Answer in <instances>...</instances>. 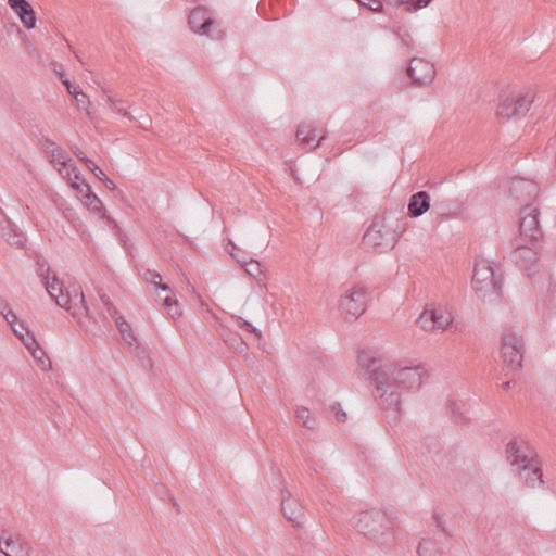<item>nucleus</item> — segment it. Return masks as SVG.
<instances>
[{"label": "nucleus", "mask_w": 556, "mask_h": 556, "mask_svg": "<svg viewBox=\"0 0 556 556\" xmlns=\"http://www.w3.org/2000/svg\"><path fill=\"white\" fill-rule=\"evenodd\" d=\"M330 408L339 422H345L348 420V414L343 410L341 404L334 403Z\"/></svg>", "instance_id": "37998d69"}, {"label": "nucleus", "mask_w": 556, "mask_h": 556, "mask_svg": "<svg viewBox=\"0 0 556 556\" xmlns=\"http://www.w3.org/2000/svg\"><path fill=\"white\" fill-rule=\"evenodd\" d=\"M75 99L77 101L79 109L84 110L90 116V112H89L90 101H89L88 97L83 92L80 96H78Z\"/></svg>", "instance_id": "a18cd8bd"}, {"label": "nucleus", "mask_w": 556, "mask_h": 556, "mask_svg": "<svg viewBox=\"0 0 556 556\" xmlns=\"http://www.w3.org/2000/svg\"><path fill=\"white\" fill-rule=\"evenodd\" d=\"M0 314L8 321V324H12V321H16V314L11 309V305L9 302L0 296Z\"/></svg>", "instance_id": "f704fd0d"}, {"label": "nucleus", "mask_w": 556, "mask_h": 556, "mask_svg": "<svg viewBox=\"0 0 556 556\" xmlns=\"http://www.w3.org/2000/svg\"><path fill=\"white\" fill-rule=\"evenodd\" d=\"M237 262L244 268L245 273L252 277H257L262 274V266L254 258H249V260L237 258Z\"/></svg>", "instance_id": "c756f323"}, {"label": "nucleus", "mask_w": 556, "mask_h": 556, "mask_svg": "<svg viewBox=\"0 0 556 556\" xmlns=\"http://www.w3.org/2000/svg\"><path fill=\"white\" fill-rule=\"evenodd\" d=\"M430 311L434 330H445L453 323L452 313L442 307H432Z\"/></svg>", "instance_id": "412c9836"}, {"label": "nucleus", "mask_w": 556, "mask_h": 556, "mask_svg": "<svg viewBox=\"0 0 556 556\" xmlns=\"http://www.w3.org/2000/svg\"><path fill=\"white\" fill-rule=\"evenodd\" d=\"M416 324L425 331H434L430 308H425L416 320Z\"/></svg>", "instance_id": "7c9ffc66"}, {"label": "nucleus", "mask_w": 556, "mask_h": 556, "mask_svg": "<svg viewBox=\"0 0 556 556\" xmlns=\"http://www.w3.org/2000/svg\"><path fill=\"white\" fill-rule=\"evenodd\" d=\"M424 445L431 454H438L441 448V443L439 438L434 435H427L424 438Z\"/></svg>", "instance_id": "e433bc0d"}, {"label": "nucleus", "mask_w": 556, "mask_h": 556, "mask_svg": "<svg viewBox=\"0 0 556 556\" xmlns=\"http://www.w3.org/2000/svg\"><path fill=\"white\" fill-rule=\"evenodd\" d=\"M9 5L11 9L17 14H22L23 11H26L31 5L26 0H9Z\"/></svg>", "instance_id": "ea45409f"}, {"label": "nucleus", "mask_w": 556, "mask_h": 556, "mask_svg": "<svg viewBox=\"0 0 556 556\" xmlns=\"http://www.w3.org/2000/svg\"><path fill=\"white\" fill-rule=\"evenodd\" d=\"M115 324H116V327H117L118 331L121 332L124 341L129 346H135L136 350H138L137 356L141 357V353L144 354V350L140 346V343H139L136 334L131 330L130 325L122 316H118L115 318Z\"/></svg>", "instance_id": "6ab92c4d"}, {"label": "nucleus", "mask_w": 556, "mask_h": 556, "mask_svg": "<svg viewBox=\"0 0 556 556\" xmlns=\"http://www.w3.org/2000/svg\"><path fill=\"white\" fill-rule=\"evenodd\" d=\"M418 556H442L437 543L431 539H422L417 548Z\"/></svg>", "instance_id": "393cba45"}, {"label": "nucleus", "mask_w": 556, "mask_h": 556, "mask_svg": "<svg viewBox=\"0 0 556 556\" xmlns=\"http://www.w3.org/2000/svg\"><path fill=\"white\" fill-rule=\"evenodd\" d=\"M143 278L147 282L154 285L157 289H161L162 291H170L172 292V289L169 288V286L167 283L162 282V276L159 273L151 270V269H147L143 273Z\"/></svg>", "instance_id": "cd10ccee"}, {"label": "nucleus", "mask_w": 556, "mask_h": 556, "mask_svg": "<svg viewBox=\"0 0 556 556\" xmlns=\"http://www.w3.org/2000/svg\"><path fill=\"white\" fill-rule=\"evenodd\" d=\"M509 195L520 202L534 200L540 191L539 185L531 179L514 177L509 181Z\"/></svg>", "instance_id": "ddd939ff"}, {"label": "nucleus", "mask_w": 556, "mask_h": 556, "mask_svg": "<svg viewBox=\"0 0 556 556\" xmlns=\"http://www.w3.org/2000/svg\"><path fill=\"white\" fill-rule=\"evenodd\" d=\"M395 520L386 511L372 508L356 517L355 528L370 540L379 541L394 529Z\"/></svg>", "instance_id": "39448f33"}, {"label": "nucleus", "mask_w": 556, "mask_h": 556, "mask_svg": "<svg viewBox=\"0 0 556 556\" xmlns=\"http://www.w3.org/2000/svg\"><path fill=\"white\" fill-rule=\"evenodd\" d=\"M2 237L10 245L17 249L23 248L26 243L25 233L10 220H7V224L2 227Z\"/></svg>", "instance_id": "a211bd4d"}, {"label": "nucleus", "mask_w": 556, "mask_h": 556, "mask_svg": "<svg viewBox=\"0 0 556 556\" xmlns=\"http://www.w3.org/2000/svg\"><path fill=\"white\" fill-rule=\"evenodd\" d=\"M448 409L451 417L455 422L462 424L468 419L467 410H463L460 405H458L456 402L451 403Z\"/></svg>", "instance_id": "473e14b6"}, {"label": "nucleus", "mask_w": 556, "mask_h": 556, "mask_svg": "<svg viewBox=\"0 0 556 556\" xmlns=\"http://www.w3.org/2000/svg\"><path fill=\"white\" fill-rule=\"evenodd\" d=\"M29 353L31 354V356L37 363V366L41 370L49 371L52 368L50 358L47 356L46 352L40 346Z\"/></svg>", "instance_id": "bb28decb"}, {"label": "nucleus", "mask_w": 556, "mask_h": 556, "mask_svg": "<svg viewBox=\"0 0 556 556\" xmlns=\"http://www.w3.org/2000/svg\"><path fill=\"white\" fill-rule=\"evenodd\" d=\"M20 339L22 340V342L24 343V345L26 346V349L29 352L39 348V343H38L37 339L30 331H28L27 334H24V338H20Z\"/></svg>", "instance_id": "79ce46f5"}, {"label": "nucleus", "mask_w": 556, "mask_h": 556, "mask_svg": "<svg viewBox=\"0 0 556 556\" xmlns=\"http://www.w3.org/2000/svg\"><path fill=\"white\" fill-rule=\"evenodd\" d=\"M367 301V288L355 285L341 295L339 309L345 320L354 321L366 311Z\"/></svg>", "instance_id": "0eeeda50"}, {"label": "nucleus", "mask_w": 556, "mask_h": 556, "mask_svg": "<svg viewBox=\"0 0 556 556\" xmlns=\"http://www.w3.org/2000/svg\"><path fill=\"white\" fill-rule=\"evenodd\" d=\"M281 510L294 527H301L304 523L305 514L302 505L287 490H281Z\"/></svg>", "instance_id": "4468645a"}, {"label": "nucleus", "mask_w": 556, "mask_h": 556, "mask_svg": "<svg viewBox=\"0 0 556 556\" xmlns=\"http://www.w3.org/2000/svg\"><path fill=\"white\" fill-rule=\"evenodd\" d=\"M84 189H86L84 198L85 204L87 205L88 210L93 214H99L100 216H103L104 206L101 200L98 198L96 193H93L90 190L89 185H84Z\"/></svg>", "instance_id": "b1692460"}, {"label": "nucleus", "mask_w": 556, "mask_h": 556, "mask_svg": "<svg viewBox=\"0 0 556 556\" xmlns=\"http://www.w3.org/2000/svg\"><path fill=\"white\" fill-rule=\"evenodd\" d=\"M507 460L528 488L544 486L542 464L523 441L514 439L506 447Z\"/></svg>", "instance_id": "7ed1b4c3"}, {"label": "nucleus", "mask_w": 556, "mask_h": 556, "mask_svg": "<svg viewBox=\"0 0 556 556\" xmlns=\"http://www.w3.org/2000/svg\"><path fill=\"white\" fill-rule=\"evenodd\" d=\"M395 3L405 4L407 12H416L428 7L432 0H394Z\"/></svg>", "instance_id": "2f4dec72"}, {"label": "nucleus", "mask_w": 556, "mask_h": 556, "mask_svg": "<svg viewBox=\"0 0 556 556\" xmlns=\"http://www.w3.org/2000/svg\"><path fill=\"white\" fill-rule=\"evenodd\" d=\"M105 102L114 112L123 115L124 117H127L129 121L135 119V117L126 111L123 100H115L111 96L105 94Z\"/></svg>", "instance_id": "c85d7f7f"}, {"label": "nucleus", "mask_w": 556, "mask_h": 556, "mask_svg": "<svg viewBox=\"0 0 556 556\" xmlns=\"http://www.w3.org/2000/svg\"><path fill=\"white\" fill-rule=\"evenodd\" d=\"M532 103V92L528 91L526 93H514L500 101L496 115L503 121H508L510 118L518 119L526 116Z\"/></svg>", "instance_id": "1a4fd4ad"}, {"label": "nucleus", "mask_w": 556, "mask_h": 556, "mask_svg": "<svg viewBox=\"0 0 556 556\" xmlns=\"http://www.w3.org/2000/svg\"><path fill=\"white\" fill-rule=\"evenodd\" d=\"M188 23L194 33L210 36L214 20L206 8L197 7L190 12Z\"/></svg>", "instance_id": "2eb2a0df"}, {"label": "nucleus", "mask_w": 556, "mask_h": 556, "mask_svg": "<svg viewBox=\"0 0 556 556\" xmlns=\"http://www.w3.org/2000/svg\"><path fill=\"white\" fill-rule=\"evenodd\" d=\"M433 518H434L437 528H439L442 531H445L443 516L438 513H434Z\"/></svg>", "instance_id": "de8ad7c7"}, {"label": "nucleus", "mask_w": 556, "mask_h": 556, "mask_svg": "<svg viewBox=\"0 0 556 556\" xmlns=\"http://www.w3.org/2000/svg\"><path fill=\"white\" fill-rule=\"evenodd\" d=\"M102 182L103 185L109 189V190H112V191H116L117 190V187L115 185V182L109 178H103L102 179Z\"/></svg>", "instance_id": "09e8293b"}, {"label": "nucleus", "mask_w": 556, "mask_h": 556, "mask_svg": "<svg viewBox=\"0 0 556 556\" xmlns=\"http://www.w3.org/2000/svg\"><path fill=\"white\" fill-rule=\"evenodd\" d=\"M170 501L173 502L174 505L176 504L175 498L173 496H170Z\"/></svg>", "instance_id": "052dcab7"}, {"label": "nucleus", "mask_w": 556, "mask_h": 556, "mask_svg": "<svg viewBox=\"0 0 556 556\" xmlns=\"http://www.w3.org/2000/svg\"><path fill=\"white\" fill-rule=\"evenodd\" d=\"M47 152L54 165H65V162H71V157L66 151L55 142H48Z\"/></svg>", "instance_id": "5701e85b"}, {"label": "nucleus", "mask_w": 556, "mask_h": 556, "mask_svg": "<svg viewBox=\"0 0 556 556\" xmlns=\"http://www.w3.org/2000/svg\"><path fill=\"white\" fill-rule=\"evenodd\" d=\"M0 552L5 556H29L27 544L5 522H0Z\"/></svg>", "instance_id": "9b49d317"}, {"label": "nucleus", "mask_w": 556, "mask_h": 556, "mask_svg": "<svg viewBox=\"0 0 556 556\" xmlns=\"http://www.w3.org/2000/svg\"><path fill=\"white\" fill-rule=\"evenodd\" d=\"M74 153L77 156V159L81 162H84L87 159L86 154L81 150L75 151Z\"/></svg>", "instance_id": "6e6d98bb"}, {"label": "nucleus", "mask_w": 556, "mask_h": 556, "mask_svg": "<svg viewBox=\"0 0 556 556\" xmlns=\"http://www.w3.org/2000/svg\"><path fill=\"white\" fill-rule=\"evenodd\" d=\"M359 5L372 11V12H382L383 4L381 0H356Z\"/></svg>", "instance_id": "58836bf2"}, {"label": "nucleus", "mask_w": 556, "mask_h": 556, "mask_svg": "<svg viewBox=\"0 0 556 556\" xmlns=\"http://www.w3.org/2000/svg\"><path fill=\"white\" fill-rule=\"evenodd\" d=\"M407 74L417 86H426L433 81L435 68L432 63L421 58H413L407 68Z\"/></svg>", "instance_id": "f8f14e48"}, {"label": "nucleus", "mask_w": 556, "mask_h": 556, "mask_svg": "<svg viewBox=\"0 0 556 556\" xmlns=\"http://www.w3.org/2000/svg\"><path fill=\"white\" fill-rule=\"evenodd\" d=\"M92 174L102 181L103 178H108L106 175L103 173V170L98 166V169L92 172Z\"/></svg>", "instance_id": "864d4df0"}, {"label": "nucleus", "mask_w": 556, "mask_h": 556, "mask_svg": "<svg viewBox=\"0 0 556 556\" xmlns=\"http://www.w3.org/2000/svg\"><path fill=\"white\" fill-rule=\"evenodd\" d=\"M513 258L516 265L529 271V275L534 273L538 253L533 248L521 244L517 245L513 252Z\"/></svg>", "instance_id": "dca6fc26"}, {"label": "nucleus", "mask_w": 556, "mask_h": 556, "mask_svg": "<svg viewBox=\"0 0 556 556\" xmlns=\"http://www.w3.org/2000/svg\"><path fill=\"white\" fill-rule=\"evenodd\" d=\"M62 83H63V85L66 87L67 91H71L72 86H73V85L71 84V81H70L68 79H64V78H62Z\"/></svg>", "instance_id": "13d9d810"}, {"label": "nucleus", "mask_w": 556, "mask_h": 556, "mask_svg": "<svg viewBox=\"0 0 556 556\" xmlns=\"http://www.w3.org/2000/svg\"><path fill=\"white\" fill-rule=\"evenodd\" d=\"M231 345L236 349H239L241 352L243 351V342L240 338H235Z\"/></svg>", "instance_id": "3c124183"}, {"label": "nucleus", "mask_w": 556, "mask_h": 556, "mask_svg": "<svg viewBox=\"0 0 556 556\" xmlns=\"http://www.w3.org/2000/svg\"><path fill=\"white\" fill-rule=\"evenodd\" d=\"M539 215L540 212L538 207L529 203H526L520 211V236L528 239L530 242L536 241L542 236Z\"/></svg>", "instance_id": "9d476101"}, {"label": "nucleus", "mask_w": 556, "mask_h": 556, "mask_svg": "<svg viewBox=\"0 0 556 556\" xmlns=\"http://www.w3.org/2000/svg\"><path fill=\"white\" fill-rule=\"evenodd\" d=\"M513 383V379H509L507 381H504L501 387L504 389V390H508L510 388V384Z\"/></svg>", "instance_id": "4d7b16f0"}, {"label": "nucleus", "mask_w": 556, "mask_h": 556, "mask_svg": "<svg viewBox=\"0 0 556 556\" xmlns=\"http://www.w3.org/2000/svg\"><path fill=\"white\" fill-rule=\"evenodd\" d=\"M502 282V275L496 273L490 261L484 258L476 261L471 283L479 299L497 300L501 295Z\"/></svg>", "instance_id": "20e7f679"}, {"label": "nucleus", "mask_w": 556, "mask_h": 556, "mask_svg": "<svg viewBox=\"0 0 556 556\" xmlns=\"http://www.w3.org/2000/svg\"><path fill=\"white\" fill-rule=\"evenodd\" d=\"M230 254H231V256H233L236 260H237V258H239V260H248V258H247V257H244V256H238L237 254H235V253L232 252V250L230 251Z\"/></svg>", "instance_id": "bf43d9fd"}, {"label": "nucleus", "mask_w": 556, "mask_h": 556, "mask_svg": "<svg viewBox=\"0 0 556 556\" xmlns=\"http://www.w3.org/2000/svg\"><path fill=\"white\" fill-rule=\"evenodd\" d=\"M502 357L504 363L505 376L518 371L522 366L525 342L520 333L508 329L502 337Z\"/></svg>", "instance_id": "423d86ee"}, {"label": "nucleus", "mask_w": 556, "mask_h": 556, "mask_svg": "<svg viewBox=\"0 0 556 556\" xmlns=\"http://www.w3.org/2000/svg\"><path fill=\"white\" fill-rule=\"evenodd\" d=\"M396 242L397 233L379 222H374L363 236L364 245L379 253L393 249Z\"/></svg>", "instance_id": "6e6552de"}, {"label": "nucleus", "mask_w": 556, "mask_h": 556, "mask_svg": "<svg viewBox=\"0 0 556 556\" xmlns=\"http://www.w3.org/2000/svg\"><path fill=\"white\" fill-rule=\"evenodd\" d=\"M397 37L401 39L404 47L409 48V43L407 40L408 35H401L400 33H396Z\"/></svg>", "instance_id": "5fc2aeb1"}, {"label": "nucleus", "mask_w": 556, "mask_h": 556, "mask_svg": "<svg viewBox=\"0 0 556 556\" xmlns=\"http://www.w3.org/2000/svg\"><path fill=\"white\" fill-rule=\"evenodd\" d=\"M238 325L240 328H244L249 332L255 334L257 338L261 337V331L257 328H255L251 323H249L242 318H239Z\"/></svg>", "instance_id": "49530a36"}, {"label": "nucleus", "mask_w": 556, "mask_h": 556, "mask_svg": "<svg viewBox=\"0 0 556 556\" xmlns=\"http://www.w3.org/2000/svg\"><path fill=\"white\" fill-rule=\"evenodd\" d=\"M100 300H101L103 306L106 308L108 314L112 318H116L117 309L111 302L110 298L106 294H102V295H100Z\"/></svg>", "instance_id": "c03bdc74"}, {"label": "nucleus", "mask_w": 556, "mask_h": 556, "mask_svg": "<svg viewBox=\"0 0 556 556\" xmlns=\"http://www.w3.org/2000/svg\"><path fill=\"white\" fill-rule=\"evenodd\" d=\"M316 129H313L308 126H300L296 130V139L305 147H309L311 149H315L318 146H320L321 141L324 140V136L319 138V140L312 144L316 138Z\"/></svg>", "instance_id": "4be33fe9"}, {"label": "nucleus", "mask_w": 556, "mask_h": 556, "mask_svg": "<svg viewBox=\"0 0 556 556\" xmlns=\"http://www.w3.org/2000/svg\"><path fill=\"white\" fill-rule=\"evenodd\" d=\"M20 339L22 340V342L24 343V345L26 346V349L29 352L39 348V343H38L37 339L30 331H28L27 334H24V338H20Z\"/></svg>", "instance_id": "a19ab883"}, {"label": "nucleus", "mask_w": 556, "mask_h": 556, "mask_svg": "<svg viewBox=\"0 0 556 556\" xmlns=\"http://www.w3.org/2000/svg\"><path fill=\"white\" fill-rule=\"evenodd\" d=\"M13 330V332L18 338H24V334H27L29 330L28 324L25 320H21L16 317V321H12V324H9Z\"/></svg>", "instance_id": "4c0bfd02"}, {"label": "nucleus", "mask_w": 556, "mask_h": 556, "mask_svg": "<svg viewBox=\"0 0 556 556\" xmlns=\"http://www.w3.org/2000/svg\"><path fill=\"white\" fill-rule=\"evenodd\" d=\"M430 208V195L426 191L414 193L408 201V215L419 217Z\"/></svg>", "instance_id": "f3484780"}, {"label": "nucleus", "mask_w": 556, "mask_h": 556, "mask_svg": "<svg viewBox=\"0 0 556 556\" xmlns=\"http://www.w3.org/2000/svg\"><path fill=\"white\" fill-rule=\"evenodd\" d=\"M83 163L88 167V169L91 173L98 169V165L92 160H90L88 157Z\"/></svg>", "instance_id": "8fccbe9b"}, {"label": "nucleus", "mask_w": 556, "mask_h": 556, "mask_svg": "<svg viewBox=\"0 0 556 556\" xmlns=\"http://www.w3.org/2000/svg\"><path fill=\"white\" fill-rule=\"evenodd\" d=\"M58 172L62 175L71 186L78 192H84V181L81 184L78 182L79 175L77 173V168L75 163L71 160V162H65V165H59Z\"/></svg>", "instance_id": "aec40b11"}, {"label": "nucleus", "mask_w": 556, "mask_h": 556, "mask_svg": "<svg viewBox=\"0 0 556 556\" xmlns=\"http://www.w3.org/2000/svg\"><path fill=\"white\" fill-rule=\"evenodd\" d=\"M36 267V273L49 295L60 307L70 312L73 318L83 327L81 318L89 315V309L81 287L76 282L65 286L64 282L59 280L55 273H52L49 264L43 258H37Z\"/></svg>", "instance_id": "f03ea898"}, {"label": "nucleus", "mask_w": 556, "mask_h": 556, "mask_svg": "<svg viewBox=\"0 0 556 556\" xmlns=\"http://www.w3.org/2000/svg\"><path fill=\"white\" fill-rule=\"evenodd\" d=\"M163 305L166 307L168 314L173 317V318H177V317H180L181 316V312L179 309V304H178V301L173 298L172 295H167L164 301H163Z\"/></svg>", "instance_id": "72a5a7b5"}, {"label": "nucleus", "mask_w": 556, "mask_h": 556, "mask_svg": "<svg viewBox=\"0 0 556 556\" xmlns=\"http://www.w3.org/2000/svg\"><path fill=\"white\" fill-rule=\"evenodd\" d=\"M70 94H72L74 98H77L83 93V91L79 89L78 86L73 85L71 91H68Z\"/></svg>", "instance_id": "603ef678"}, {"label": "nucleus", "mask_w": 556, "mask_h": 556, "mask_svg": "<svg viewBox=\"0 0 556 556\" xmlns=\"http://www.w3.org/2000/svg\"><path fill=\"white\" fill-rule=\"evenodd\" d=\"M357 363L368 374V379L379 399V407L393 422L399 420L402 397L419 390L428 377L422 365L404 367L381 365L372 351H361Z\"/></svg>", "instance_id": "f257e3e1"}, {"label": "nucleus", "mask_w": 556, "mask_h": 556, "mask_svg": "<svg viewBox=\"0 0 556 556\" xmlns=\"http://www.w3.org/2000/svg\"><path fill=\"white\" fill-rule=\"evenodd\" d=\"M21 22L27 29H33L36 26V15L33 8H28L26 11H23L22 14L18 15Z\"/></svg>", "instance_id": "c9c22d12"}, {"label": "nucleus", "mask_w": 556, "mask_h": 556, "mask_svg": "<svg viewBox=\"0 0 556 556\" xmlns=\"http://www.w3.org/2000/svg\"><path fill=\"white\" fill-rule=\"evenodd\" d=\"M295 418L299 424L307 429H314L316 426V421L311 418V412L307 407H298L295 409Z\"/></svg>", "instance_id": "a878e982"}]
</instances>
